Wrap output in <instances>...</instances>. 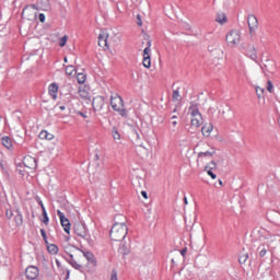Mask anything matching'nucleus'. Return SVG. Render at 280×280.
Masks as SVG:
<instances>
[{
    "label": "nucleus",
    "instance_id": "30",
    "mask_svg": "<svg viewBox=\"0 0 280 280\" xmlns=\"http://www.w3.org/2000/svg\"><path fill=\"white\" fill-rule=\"evenodd\" d=\"M68 264H70V266H72V268L75 270H82V265L78 264V261H75L73 258L68 259Z\"/></svg>",
    "mask_w": 280,
    "mask_h": 280
},
{
    "label": "nucleus",
    "instance_id": "59",
    "mask_svg": "<svg viewBox=\"0 0 280 280\" xmlns=\"http://www.w3.org/2000/svg\"><path fill=\"white\" fill-rule=\"evenodd\" d=\"M100 159V154H95V156H94V161H97Z\"/></svg>",
    "mask_w": 280,
    "mask_h": 280
},
{
    "label": "nucleus",
    "instance_id": "58",
    "mask_svg": "<svg viewBox=\"0 0 280 280\" xmlns=\"http://www.w3.org/2000/svg\"><path fill=\"white\" fill-rule=\"evenodd\" d=\"M60 110H66L67 107L65 105L59 106Z\"/></svg>",
    "mask_w": 280,
    "mask_h": 280
},
{
    "label": "nucleus",
    "instance_id": "61",
    "mask_svg": "<svg viewBox=\"0 0 280 280\" xmlns=\"http://www.w3.org/2000/svg\"><path fill=\"white\" fill-rule=\"evenodd\" d=\"M219 185L222 187V185H224L223 183H222V179H219Z\"/></svg>",
    "mask_w": 280,
    "mask_h": 280
},
{
    "label": "nucleus",
    "instance_id": "64",
    "mask_svg": "<svg viewBox=\"0 0 280 280\" xmlns=\"http://www.w3.org/2000/svg\"><path fill=\"white\" fill-rule=\"evenodd\" d=\"M171 261H172L173 266H174V264H176V261L174 260V258H173Z\"/></svg>",
    "mask_w": 280,
    "mask_h": 280
},
{
    "label": "nucleus",
    "instance_id": "49",
    "mask_svg": "<svg viewBox=\"0 0 280 280\" xmlns=\"http://www.w3.org/2000/svg\"><path fill=\"white\" fill-rule=\"evenodd\" d=\"M38 20L40 21V23H45V15L43 13H40L38 15Z\"/></svg>",
    "mask_w": 280,
    "mask_h": 280
},
{
    "label": "nucleus",
    "instance_id": "23",
    "mask_svg": "<svg viewBox=\"0 0 280 280\" xmlns=\"http://www.w3.org/2000/svg\"><path fill=\"white\" fill-rule=\"evenodd\" d=\"M213 130V125H205L202 128H201V132L203 135V137H210L211 136V132Z\"/></svg>",
    "mask_w": 280,
    "mask_h": 280
},
{
    "label": "nucleus",
    "instance_id": "40",
    "mask_svg": "<svg viewBox=\"0 0 280 280\" xmlns=\"http://www.w3.org/2000/svg\"><path fill=\"white\" fill-rule=\"evenodd\" d=\"M40 235H42L45 244H49V242L47 241V232H45L44 229L40 230Z\"/></svg>",
    "mask_w": 280,
    "mask_h": 280
},
{
    "label": "nucleus",
    "instance_id": "38",
    "mask_svg": "<svg viewBox=\"0 0 280 280\" xmlns=\"http://www.w3.org/2000/svg\"><path fill=\"white\" fill-rule=\"evenodd\" d=\"M173 101L180 102V92H178V90L173 91Z\"/></svg>",
    "mask_w": 280,
    "mask_h": 280
},
{
    "label": "nucleus",
    "instance_id": "41",
    "mask_svg": "<svg viewBox=\"0 0 280 280\" xmlns=\"http://www.w3.org/2000/svg\"><path fill=\"white\" fill-rule=\"evenodd\" d=\"M67 40H68V37L67 35H65L60 42H59V47H65V45H67Z\"/></svg>",
    "mask_w": 280,
    "mask_h": 280
},
{
    "label": "nucleus",
    "instance_id": "6",
    "mask_svg": "<svg viewBox=\"0 0 280 280\" xmlns=\"http://www.w3.org/2000/svg\"><path fill=\"white\" fill-rule=\"evenodd\" d=\"M150 47H152V40L147 42V47L143 50V61L142 65L145 67V69H150L152 67V61L150 59Z\"/></svg>",
    "mask_w": 280,
    "mask_h": 280
},
{
    "label": "nucleus",
    "instance_id": "62",
    "mask_svg": "<svg viewBox=\"0 0 280 280\" xmlns=\"http://www.w3.org/2000/svg\"><path fill=\"white\" fill-rule=\"evenodd\" d=\"M171 119H178V117L177 116H172V118Z\"/></svg>",
    "mask_w": 280,
    "mask_h": 280
},
{
    "label": "nucleus",
    "instance_id": "33",
    "mask_svg": "<svg viewBox=\"0 0 280 280\" xmlns=\"http://www.w3.org/2000/svg\"><path fill=\"white\" fill-rule=\"evenodd\" d=\"M213 154H215V150L206 151V152H199L198 153V159H202L205 156H213Z\"/></svg>",
    "mask_w": 280,
    "mask_h": 280
},
{
    "label": "nucleus",
    "instance_id": "34",
    "mask_svg": "<svg viewBox=\"0 0 280 280\" xmlns=\"http://www.w3.org/2000/svg\"><path fill=\"white\" fill-rule=\"evenodd\" d=\"M77 81H78L79 84H84L86 82V74L78 73L77 74Z\"/></svg>",
    "mask_w": 280,
    "mask_h": 280
},
{
    "label": "nucleus",
    "instance_id": "53",
    "mask_svg": "<svg viewBox=\"0 0 280 280\" xmlns=\"http://www.w3.org/2000/svg\"><path fill=\"white\" fill-rule=\"evenodd\" d=\"M186 254H187V248H184L180 250V255H183V257H185Z\"/></svg>",
    "mask_w": 280,
    "mask_h": 280
},
{
    "label": "nucleus",
    "instance_id": "39",
    "mask_svg": "<svg viewBox=\"0 0 280 280\" xmlns=\"http://www.w3.org/2000/svg\"><path fill=\"white\" fill-rule=\"evenodd\" d=\"M116 112L119 113V115L121 117H128V112L124 107H120L119 109H116Z\"/></svg>",
    "mask_w": 280,
    "mask_h": 280
},
{
    "label": "nucleus",
    "instance_id": "55",
    "mask_svg": "<svg viewBox=\"0 0 280 280\" xmlns=\"http://www.w3.org/2000/svg\"><path fill=\"white\" fill-rule=\"evenodd\" d=\"M184 205H189V201L187 200V197H184Z\"/></svg>",
    "mask_w": 280,
    "mask_h": 280
},
{
    "label": "nucleus",
    "instance_id": "28",
    "mask_svg": "<svg viewBox=\"0 0 280 280\" xmlns=\"http://www.w3.org/2000/svg\"><path fill=\"white\" fill-rule=\"evenodd\" d=\"M47 250L50 255H58V246L56 244H47Z\"/></svg>",
    "mask_w": 280,
    "mask_h": 280
},
{
    "label": "nucleus",
    "instance_id": "7",
    "mask_svg": "<svg viewBox=\"0 0 280 280\" xmlns=\"http://www.w3.org/2000/svg\"><path fill=\"white\" fill-rule=\"evenodd\" d=\"M104 96H96L93 98L92 101V106H93V110L95 113H102V110L104 109Z\"/></svg>",
    "mask_w": 280,
    "mask_h": 280
},
{
    "label": "nucleus",
    "instance_id": "10",
    "mask_svg": "<svg viewBox=\"0 0 280 280\" xmlns=\"http://www.w3.org/2000/svg\"><path fill=\"white\" fill-rule=\"evenodd\" d=\"M247 25L249 27L250 34H253V32H255V30L259 27V21L257 20V16H255L254 14L248 15Z\"/></svg>",
    "mask_w": 280,
    "mask_h": 280
},
{
    "label": "nucleus",
    "instance_id": "45",
    "mask_svg": "<svg viewBox=\"0 0 280 280\" xmlns=\"http://www.w3.org/2000/svg\"><path fill=\"white\" fill-rule=\"evenodd\" d=\"M110 280H119V279L117 278V270H115V269L112 270Z\"/></svg>",
    "mask_w": 280,
    "mask_h": 280
},
{
    "label": "nucleus",
    "instance_id": "5",
    "mask_svg": "<svg viewBox=\"0 0 280 280\" xmlns=\"http://www.w3.org/2000/svg\"><path fill=\"white\" fill-rule=\"evenodd\" d=\"M57 215L60 220V224L65 233L69 235L71 233V222L69 221V219H67V217H65V213L60 210H57Z\"/></svg>",
    "mask_w": 280,
    "mask_h": 280
},
{
    "label": "nucleus",
    "instance_id": "37",
    "mask_svg": "<svg viewBox=\"0 0 280 280\" xmlns=\"http://www.w3.org/2000/svg\"><path fill=\"white\" fill-rule=\"evenodd\" d=\"M42 215H43V220H42V222L44 223V224H49V215H47V210H42Z\"/></svg>",
    "mask_w": 280,
    "mask_h": 280
},
{
    "label": "nucleus",
    "instance_id": "43",
    "mask_svg": "<svg viewBox=\"0 0 280 280\" xmlns=\"http://www.w3.org/2000/svg\"><path fill=\"white\" fill-rule=\"evenodd\" d=\"M5 218H8V220H12V218H14V212L12 210H7Z\"/></svg>",
    "mask_w": 280,
    "mask_h": 280
},
{
    "label": "nucleus",
    "instance_id": "14",
    "mask_svg": "<svg viewBox=\"0 0 280 280\" xmlns=\"http://www.w3.org/2000/svg\"><path fill=\"white\" fill-rule=\"evenodd\" d=\"M262 69L264 71H267V73H275L277 71V62L267 59Z\"/></svg>",
    "mask_w": 280,
    "mask_h": 280
},
{
    "label": "nucleus",
    "instance_id": "57",
    "mask_svg": "<svg viewBox=\"0 0 280 280\" xmlns=\"http://www.w3.org/2000/svg\"><path fill=\"white\" fill-rule=\"evenodd\" d=\"M117 220H124V215L119 214L118 217H116Z\"/></svg>",
    "mask_w": 280,
    "mask_h": 280
},
{
    "label": "nucleus",
    "instance_id": "46",
    "mask_svg": "<svg viewBox=\"0 0 280 280\" xmlns=\"http://www.w3.org/2000/svg\"><path fill=\"white\" fill-rule=\"evenodd\" d=\"M38 137L39 139H47V131L46 130L40 131Z\"/></svg>",
    "mask_w": 280,
    "mask_h": 280
},
{
    "label": "nucleus",
    "instance_id": "29",
    "mask_svg": "<svg viewBox=\"0 0 280 280\" xmlns=\"http://www.w3.org/2000/svg\"><path fill=\"white\" fill-rule=\"evenodd\" d=\"M112 137L115 141H119L121 139V135L119 133V130H117V127L112 128Z\"/></svg>",
    "mask_w": 280,
    "mask_h": 280
},
{
    "label": "nucleus",
    "instance_id": "18",
    "mask_svg": "<svg viewBox=\"0 0 280 280\" xmlns=\"http://www.w3.org/2000/svg\"><path fill=\"white\" fill-rule=\"evenodd\" d=\"M48 93L52 96V100H56V97H58V84L51 83L48 88Z\"/></svg>",
    "mask_w": 280,
    "mask_h": 280
},
{
    "label": "nucleus",
    "instance_id": "52",
    "mask_svg": "<svg viewBox=\"0 0 280 280\" xmlns=\"http://www.w3.org/2000/svg\"><path fill=\"white\" fill-rule=\"evenodd\" d=\"M141 196L144 197L145 199H148V192L145 190L141 191Z\"/></svg>",
    "mask_w": 280,
    "mask_h": 280
},
{
    "label": "nucleus",
    "instance_id": "12",
    "mask_svg": "<svg viewBox=\"0 0 280 280\" xmlns=\"http://www.w3.org/2000/svg\"><path fill=\"white\" fill-rule=\"evenodd\" d=\"M267 219L269 222H272V224H280V212L277 210H269L267 212Z\"/></svg>",
    "mask_w": 280,
    "mask_h": 280
},
{
    "label": "nucleus",
    "instance_id": "60",
    "mask_svg": "<svg viewBox=\"0 0 280 280\" xmlns=\"http://www.w3.org/2000/svg\"><path fill=\"white\" fill-rule=\"evenodd\" d=\"M56 264H57L58 268H60V260L56 259Z\"/></svg>",
    "mask_w": 280,
    "mask_h": 280
},
{
    "label": "nucleus",
    "instance_id": "44",
    "mask_svg": "<svg viewBox=\"0 0 280 280\" xmlns=\"http://www.w3.org/2000/svg\"><path fill=\"white\" fill-rule=\"evenodd\" d=\"M272 89H275V85H272V81H267V91L269 93H272Z\"/></svg>",
    "mask_w": 280,
    "mask_h": 280
},
{
    "label": "nucleus",
    "instance_id": "32",
    "mask_svg": "<svg viewBox=\"0 0 280 280\" xmlns=\"http://www.w3.org/2000/svg\"><path fill=\"white\" fill-rule=\"evenodd\" d=\"M78 73V70L73 66L66 67V74L67 75H75Z\"/></svg>",
    "mask_w": 280,
    "mask_h": 280
},
{
    "label": "nucleus",
    "instance_id": "3",
    "mask_svg": "<svg viewBox=\"0 0 280 280\" xmlns=\"http://www.w3.org/2000/svg\"><path fill=\"white\" fill-rule=\"evenodd\" d=\"M73 232L75 233V235L82 237L83 240H91V236L89 235V230L86 229V225L82 222L74 223Z\"/></svg>",
    "mask_w": 280,
    "mask_h": 280
},
{
    "label": "nucleus",
    "instance_id": "13",
    "mask_svg": "<svg viewBox=\"0 0 280 280\" xmlns=\"http://www.w3.org/2000/svg\"><path fill=\"white\" fill-rule=\"evenodd\" d=\"M245 56L250 58V60H254V62H257V48H255L254 45H248L245 49Z\"/></svg>",
    "mask_w": 280,
    "mask_h": 280
},
{
    "label": "nucleus",
    "instance_id": "51",
    "mask_svg": "<svg viewBox=\"0 0 280 280\" xmlns=\"http://www.w3.org/2000/svg\"><path fill=\"white\" fill-rule=\"evenodd\" d=\"M38 205H39V207L42 208V211H46V209H45V205H43V201H38Z\"/></svg>",
    "mask_w": 280,
    "mask_h": 280
},
{
    "label": "nucleus",
    "instance_id": "19",
    "mask_svg": "<svg viewBox=\"0 0 280 280\" xmlns=\"http://www.w3.org/2000/svg\"><path fill=\"white\" fill-rule=\"evenodd\" d=\"M188 110L191 117H198V119H200V117L202 116V114H200V110L198 109V105L191 104Z\"/></svg>",
    "mask_w": 280,
    "mask_h": 280
},
{
    "label": "nucleus",
    "instance_id": "2",
    "mask_svg": "<svg viewBox=\"0 0 280 280\" xmlns=\"http://www.w3.org/2000/svg\"><path fill=\"white\" fill-rule=\"evenodd\" d=\"M277 240H279V236H273L272 238V234H270V232H267L266 234L260 236V241L261 242L266 241V242H264L257 248L259 257H266V254L272 250V245H270V242H276Z\"/></svg>",
    "mask_w": 280,
    "mask_h": 280
},
{
    "label": "nucleus",
    "instance_id": "17",
    "mask_svg": "<svg viewBox=\"0 0 280 280\" xmlns=\"http://www.w3.org/2000/svg\"><path fill=\"white\" fill-rule=\"evenodd\" d=\"M23 165L25 167H30L31 170L34 168V166L36 165V159L32 158V156H25L23 159Z\"/></svg>",
    "mask_w": 280,
    "mask_h": 280
},
{
    "label": "nucleus",
    "instance_id": "4",
    "mask_svg": "<svg viewBox=\"0 0 280 280\" xmlns=\"http://www.w3.org/2000/svg\"><path fill=\"white\" fill-rule=\"evenodd\" d=\"M242 36L240 35V31H230L225 37V40L229 47H236L240 45Z\"/></svg>",
    "mask_w": 280,
    "mask_h": 280
},
{
    "label": "nucleus",
    "instance_id": "35",
    "mask_svg": "<svg viewBox=\"0 0 280 280\" xmlns=\"http://www.w3.org/2000/svg\"><path fill=\"white\" fill-rule=\"evenodd\" d=\"M40 5H42V10H45V11L51 10L49 0H40Z\"/></svg>",
    "mask_w": 280,
    "mask_h": 280
},
{
    "label": "nucleus",
    "instance_id": "25",
    "mask_svg": "<svg viewBox=\"0 0 280 280\" xmlns=\"http://www.w3.org/2000/svg\"><path fill=\"white\" fill-rule=\"evenodd\" d=\"M80 253L83 254V257H85V259H88V261H90V264H95V255H93V253L82 252V250H80Z\"/></svg>",
    "mask_w": 280,
    "mask_h": 280
},
{
    "label": "nucleus",
    "instance_id": "15",
    "mask_svg": "<svg viewBox=\"0 0 280 280\" xmlns=\"http://www.w3.org/2000/svg\"><path fill=\"white\" fill-rule=\"evenodd\" d=\"M65 253L69 255L70 259H73V255H80V248H77L75 246H66Z\"/></svg>",
    "mask_w": 280,
    "mask_h": 280
},
{
    "label": "nucleus",
    "instance_id": "20",
    "mask_svg": "<svg viewBox=\"0 0 280 280\" xmlns=\"http://www.w3.org/2000/svg\"><path fill=\"white\" fill-rule=\"evenodd\" d=\"M14 223L15 226H23V214L19 210L14 213Z\"/></svg>",
    "mask_w": 280,
    "mask_h": 280
},
{
    "label": "nucleus",
    "instance_id": "11",
    "mask_svg": "<svg viewBox=\"0 0 280 280\" xmlns=\"http://www.w3.org/2000/svg\"><path fill=\"white\" fill-rule=\"evenodd\" d=\"M110 106L113 110H119V108H124V98H121V96H112Z\"/></svg>",
    "mask_w": 280,
    "mask_h": 280
},
{
    "label": "nucleus",
    "instance_id": "9",
    "mask_svg": "<svg viewBox=\"0 0 280 280\" xmlns=\"http://www.w3.org/2000/svg\"><path fill=\"white\" fill-rule=\"evenodd\" d=\"M39 270L36 266H30L25 270V277L28 280H35L38 279Z\"/></svg>",
    "mask_w": 280,
    "mask_h": 280
},
{
    "label": "nucleus",
    "instance_id": "36",
    "mask_svg": "<svg viewBox=\"0 0 280 280\" xmlns=\"http://www.w3.org/2000/svg\"><path fill=\"white\" fill-rule=\"evenodd\" d=\"M266 92V90H264L262 88L256 86V94L258 100H261L264 97V93Z\"/></svg>",
    "mask_w": 280,
    "mask_h": 280
},
{
    "label": "nucleus",
    "instance_id": "24",
    "mask_svg": "<svg viewBox=\"0 0 280 280\" xmlns=\"http://www.w3.org/2000/svg\"><path fill=\"white\" fill-rule=\"evenodd\" d=\"M191 126H194L195 128H200V126H202V116L198 117H192L190 120Z\"/></svg>",
    "mask_w": 280,
    "mask_h": 280
},
{
    "label": "nucleus",
    "instance_id": "50",
    "mask_svg": "<svg viewBox=\"0 0 280 280\" xmlns=\"http://www.w3.org/2000/svg\"><path fill=\"white\" fill-rule=\"evenodd\" d=\"M77 115H80V117H83V119H86V114L83 112H77Z\"/></svg>",
    "mask_w": 280,
    "mask_h": 280
},
{
    "label": "nucleus",
    "instance_id": "47",
    "mask_svg": "<svg viewBox=\"0 0 280 280\" xmlns=\"http://www.w3.org/2000/svg\"><path fill=\"white\" fill-rule=\"evenodd\" d=\"M54 139V135L46 131V141H51Z\"/></svg>",
    "mask_w": 280,
    "mask_h": 280
},
{
    "label": "nucleus",
    "instance_id": "27",
    "mask_svg": "<svg viewBox=\"0 0 280 280\" xmlns=\"http://www.w3.org/2000/svg\"><path fill=\"white\" fill-rule=\"evenodd\" d=\"M215 21H217V23L224 25V23H226V13H218Z\"/></svg>",
    "mask_w": 280,
    "mask_h": 280
},
{
    "label": "nucleus",
    "instance_id": "54",
    "mask_svg": "<svg viewBox=\"0 0 280 280\" xmlns=\"http://www.w3.org/2000/svg\"><path fill=\"white\" fill-rule=\"evenodd\" d=\"M172 126H174V127L178 126V121L173 120V121H172Z\"/></svg>",
    "mask_w": 280,
    "mask_h": 280
},
{
    "label": "nucleus",
    "instance_id": "16",
    "mask_svg": "<svg viewBox=\"0 0 280 280\" xmlns=\"http://www.w3.org/2000/svg\"><path fill=\"white\" fill-rule=\"evenodd\" d=\"M98 47H103V49H108V35L106 34L98 35Z\"/></svg>",
    "mask_w": 280,
    "mask_h": 280
},
{
    "label": "nucleus",
    "instance_id": "56",
    "mask_svg": "<svg viewBox=\"0 0 280 280\" xmlns=\"http://www.w3.org/2000/svg\"><path fill=\"white\" fill-rule=\"evenodd\" d=\"M0 167L1 170H5V166H3V161H0Z\"/></svg>",
    "mask_w": 280,
    "mask_h": 280
},
{
    "label": "nucleus",
    "instance_id": "31",
    "mask_svg": "<svg viewBox=\"0 0 280 280\" xmlns=\"http://www.w3.org/2000/svg\"><path fill=\"white\" fill-rule=\"evenodd\" d=\"M209 170L211 172H213V170H218V164L215 163V161H211L209 164L206 165L205 172H207Z\"/></svg>",
    "mask_w": 280,
    "mask_h": 280
},
{
    "label": "nucleus",
    "instance_id": "48",
    "mask_svg": "<svg viewBox=\"0 0 280 280\" xmlns=\"http://www.w3.org/2000/svg\"><path fill=\"white\" fill-rule=\"evenodd\" d=\"M137 25H139V27H141V25H143V23L141 22V15H137Z\"/></svg>",
    "mask_w": 280,
    "mask_h": 280
},
{
    "label": "nucleus",
    "instance_id": "26",
    "mask_svg": "<svg viewBox=\"0 0 280 280\" xmlns=\"http://www.w3.org/2000/svg\"><path fill=\"white\" fill-rule=\"evenodd\" d=\"M248 261V253L243 249L238 256V264H246Z\"/></svg>",
    "mask_w": 280,
    "mask_h": 280
},
{
    "label": "nucleus",
    "instance_id": "42",
    "mask_svg": "<svg viewBox=\"0 0 280 280\" xmlns=\"http://www.w3.org/2000/svg\"><path fill=\"white\" fill-rule=\"evenodd\" d=\"M208 176L212 178V180H215L218 178V176L215 175V173H213V171L208 170L206 171Z\"/></svg>",
    "mask_w": 280,
    "mask_h": 280
},
{
    "label": "nucleus",
    "instance_id": "63",
    "mask_svg": "<svg viewBox=\"0 0 280 280\" xmlns=\"http://www.w3.org/2000/svg\"><path fill=\"white\" fill-rule=\"evenodd\" d=\"M25 10H27V8L23 9V11H22V15H23V14H25Z\"/></svg>",
    "mask_w": 280,
    "mask_h": 280
},
{
    "label": "nucleus",
    "instance_id": "1",
    "mask_svg": "<svg viewBox=\"0 0 280 280\" xmlns=\"http://www.w3.org/2000/svg\"><path fill=\"white\" fill-rule=\"evenodd\" d=\"M128 235V225L126 222H115L109 232V237L113 242H122Z\"/></svg>",
    "mask_w": 280,
    "mask_h": 280
},
{
    "label": "nucleus",
    "instance_id": "22",
    "mask_svg": "<svg viewBox=\"0 0 280 280\" xmlns=\"http://www.w3.org/2000/svg\"><path fill=\"white\" fill-rule=\"evenodd\" d=\"M2 145L7 148V150L12 149V139L8 136L1 138Z\"/></svg>",
    "mask_w": 280,
    "mask_h": 280
},
{
    "label": "nucleus",
    "instance_id": "21",
    "mask_svg": "<svg viewBox=\"0 0 280 280\" xmlns=\"http://www.w3.org/2000/svg\"><path fill=\"white\" fill-rule=\"evenodd\" d=\"M120 255H129L130 254V243H122L119 247Z\"/></svg>",
    "mask_w": 280,
    "mask_h": 280
},
{
    "label": "nucleus",
    "instance_id": "8",
    "mask_svg": "<svg viewBox=\"0 0 280 280\" xmlns=\"http://www.w3.org/2000/svg\"><path fill=\"white\" fill-rule=\"evenodd\" d=\"M143 133L137 131V129H133L131 132V141L133 142L135 145L138 148H143Z\"/></svg>",
    "mask_w": 280,
    "mask_h": 280
}]
</instances>
